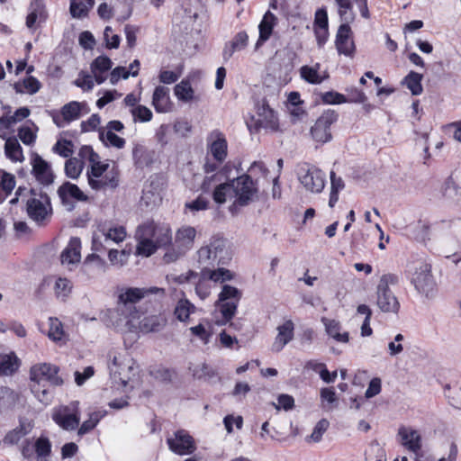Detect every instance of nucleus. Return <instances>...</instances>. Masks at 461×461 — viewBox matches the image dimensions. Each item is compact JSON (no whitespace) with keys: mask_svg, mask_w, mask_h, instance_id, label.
<instances>
[{"mask_svg":"<svg viewBox=\"0 0 461 461\" xmlns=\"http://www.w3.org/2000/svg\"><path fill=\"white\" fill-rule=\"evenodd\" d=\"M136 253L150 257L158 249H168L172 241V230L168 223L149 220L140 224L135 231Z\"/></svg>","mask_w":461,"mask_h":461,"instance_id":"obj_1","label":"nucleus"},{"mask_svg":"<svg viewBox=\"0 0 461 461\" xmlns=\"http://www.w3.org/2000/svg\"><path fill=\"white\" fill-rule=\"evenodd\" d=\"M197 256L202 268L225 265L230 259L226 241L218 237L212 238L208 244L201 247L197 251Z\"/></svg>","mask_w":461,"mask_h":461,"instance_id":"obj_2","label":"nucleus"},{"mask_svg":"<svg viewBox=\"0 0 461 461\" xmlns=\"http://www.w3.org/2000/svg\"><path fill=\"white\" fill-rule=\"evenodd\" d=\"M196 237L195 228L184 225L176 230L174 237V241H171L169 248L163 256V260L166 263H172L183 257L189 251L194 243Z\"/></svg>","mask_w":461,"mask_h":461,"instance_id":"obj_3","label":"nucleus"},{"mask_svg":"<svg viewBox=\"0 0 461 461\" xmlns=\"http://www.w3.org/2000/svg\"><path fill=\"white\" fill-rule=\"evenodd\" d=\"M398 283V276L393 274H385L380 277L376 286V304L383 312L397 313L400 303L390 285Z\"/></svg>","mask_w":461,"mask_h":461,"instance_id":"obj_4","label":"nucleus"},{"mask_svg":"<svg viewBox=\"0 0 461 461\" xmlns=\"http://www.w3.org/2000/svg\"><path fill=\"white\" fill-rule=\"evenodd\" d=\"M411 282L415 289L426 297L434 295L436 290V282L431 274L430 264L417 260L410 267Z\"/></svg>","mask_w":461,"mask_h":461,"instance_id":"obj_5","label":"nucleus"},{"mask_svg":"<svg viewBox=\"0 0 461 461\" xmlns=\"http://www.w3.org/2000/svg\"><path fill=\"white\" fill-rule=\"evenodd\" d=\"M297 177L303 188L312 194L321 193L326 183V176L318 167L308 163H302L297 167Z\"/></svg>","mask_w":461,"mask_h":461,"instance_id":"obj_6","label":"nucleus"},{"mask_svg":"<svg viewBox=\"0 0 461 461\" xmlns=\"http://www.w3.org/2000/svg\"><path fill=\"white\" fill-rule=\"evenodd\" d=\"M241 298L240 291L231 285H224L221 292L219 294V298L216 306L221 312L224 321L227 323L234 317L237 312L238 303Z\"/></svg>","mask_w":461,"mask_h":461,"instance_id":"obj_7","label":"nucleus"},{"mask_svg":"<svg viewBox=\"0 0 461 461\" xmlns=\"http://www.w3.org/2000/svg\"><path fill=\"white\" fill-rule=\"evenodd\" d=\"M52 420L61 429L75 430L80 421L79 402L73 401L68 405H60L53 410Z\"/></svg>","mask_w":461,"mask_h":461,"instance_id":"obj_8","label":"nucleus"},{"mask_svg":"<svg viewBox=\"0 0 461 461\" xmlns=\"http://www.w3.org/2000/svg\"><path fill=\"white\" fill-rule=\"evenodd\" d=\"M230 186L235 198L232 206L248 205L257 193V187L249 175H243L230 180Z\"/></svg>","mask_w":461,"mask_h":461,"instance_id":"obj_9","label":"nucleus"},{"mask_svg":"<svg viewBox=\"0 0 461 461\" xmlns=\"http://www.w3.org/2000/svg\"><path fill=\"white\" fill-rule=\"evenodd\" d=\"M339 114L331 109L324 111L311 127L312 138L320 143H326L331 140L332 134L330 127L338 121Z\"/></svg>","mask_w":461,"mask_h":461,"instance_id":"obj_10","label":"nucleus"},{"mask_svg":"<svg viewBox=\"0 0 461 461\" xmlns=\"http://www.w3.org/2000/svg\"><path fill=\"white\" fill-rule=\"evenodd\" d=\"M150 294H165V289L156 286L151 287H126L118 290L117 301L129 308H137L135 303Z\"/></svg>","mask_w":461,"mask_h":461,"instance_id":"obj_11","label":"nucleus"},{"mask_svg":"<svg viewBox=\"0 0 461 461\" xmlns=\"http://www.w3.org/2000/svg\"><path fill=\"white\" fill-rule=\"evenodd\" d=\"M59 371L57 366L50 363L36 364L30 370V377L32 383L59 386L63 379L58 375Z\"/></svg>","mask_w":461,"mask_h":461,"instance_id":"obj_12","label":"nucleus"},{"mask_svg":"<svg viewBox=\"0 0 461 461\" xmlns=\"http://www.w3.org/2000/svg\"><path fill=\"white\" fill-rule=\"evenodd\" d=\"M26 206L29 217L39 224L50 217L51 207L47 194L31 197L27 200Z\"/></svg>","mask_w":461,"mask_h":461,"instance_id":"obj_13","label":"nucleus"},{"mask_svg":"<svg viewBox=\"0 0 461 461\" xmlns=\"http://www.w3.org/2000/svg\"><path fill=\"white\" fill-rule=\"evenodd\" d=\"M167 443L172 452L180 456L192 454L196 449L194 438L184 429L176 431Z\"/></svg>","mask_w":461,"mask_h":461,"instance_id":"obj_14","label":"nucleus"},{"mask_svg":"<svg viewBox=\"0 0 461 461\" xmlns=\"http://www.w3.org/2000/svg\"><path fill=\"white\" fill-rule=\"evenodd\" d=\"M31 165L32 167V174L40 184L49 185L53 183L54 175L51 167L39 154H32Z\"/></svg>","mask_w":461,"mask_h":461,"instance_id":"obj_15","label":"nucleus"},{"mask_svg":"<svg viewBox=\"0 0 461 461\" xmlns=\"http://www.w3.org/2000/svg\"><path fill=\"white\" fill-rule=\"evenodd\" d=\"M348 23H345L339 27L335 45L339 54L353 58L356 51V46L352 38V31Z\"/></svg>","mask_w":461,"mask_h":461,"instance_id":"obj_16","label":"nucleus"},{"mask_svg":"<svg viewBox=\"0 0 461 461\" xmlns=\"http://www.w3.org/2000/svg\"><path fill=\"white\" fill-rule=\"evenodd\" d=\"M58 194L63 203L68 210L74 209V202H86L88 197L75 184L65 182L58 189Z\"/></svg>","mask_w":461,"mask_h":461,"instance_id":"obj_17","label":"nucleus"},{"mask_svg":"<svg viewBox=\"0 0 461 461\" xmlns=\"http://www.w3.org/2000/svg\"><path fill=\"white\" fill-rule=\"evenodd\" d=\"M107 270V264L97 254L92 253L86 257L83 261L79 274L86 279L89 280L100 274L105 273Z\"/></svg>","mask_w":461,"mask_h":461,"instance_id":"obj_18","label":"nucleus"},{"mask_svg":"<svg viewBox=\"0 0 461 461\" xmlns=\"http://www.w3.org/2000/svg\"><path fill=\"white\" fill-rule=\"evenodd\" d=\"M397 437L399 442L410 452L416 456L421 449V436L417 429L411 427L401 426L398 429Z\"/></svg>","mask_w":461,"mask_h":461,"instance_id":"obj_19","label":"nucleus"},{"mask_svg":"<svg viewBox=\"0 0 461 461\" xmlns=\"http://www.w3.org/2000/svg\"><path fill=\"white\" fill-rule=\"evenodd\" d=\"M209 153L213 158L222 163L227 157L228 144L224 135L218 130L212 131L207 139Z\"/></svg>","mask_w":461,"mask_h":461,"instance_id":"obj_20","label":"nucleus"},{"mask_svg":"<svg viewBox=\"0 0 461 461\" xmlns=\"http://www.w3.org/2000/svg\"><path fill=\"white\" fill-rule=\"evenodd\" d=\"M87 104L86 103H79L77 101H72L61 108V115L63 122H60L59 119L54 118V122L59 127H64L65 122L69 123L75 120H77L81 116L82 111L86 110Z\"/></svg>","mask_w":461,"mask_h":461,"instance_id":"obj_21","label":"nucleus"},{"mask_svg":"<svg viewBox=\"0 0 461 461\" xmlns=\"http://www.w3.org/2000/svg\"><path fill=\"white\" fill-rule=\"evenodd\" d=\"M277 335L272 344V350L280 352L294 339V324L291 320L277 327Z\"/></svg>","mask_w":461,"mask_h":461,"instance_id":"obj_22","label":"nucleus"},{"mask_svg":"<svg viewBox=\"0 0 461 461\" xmlns=\"http://www.w3.org/2000/svg\"><path fill=\"white\" fill-rule=\"evenodd\" d=\"M81 259V241L79 238L73 237L69 240L68 246L63 249L60 255L61 264L63 266H74Z\"/></svg>","mask_w":461,"mask_h":461,"instance_id":"obj_23","label":"nucleus"},{"mask_svg":"<svg viewBox=\"0 0 461 461\" xmlns=\"http://www.w3.org/2000/svg\"><path fill=\"white\" fill-rule=\"evenodd\" d=\"M127 311L126 306L117 301L114 308L106 309L101 312L100 319L107 327L117 330V329H122L125 325L122 323L120 316L123 315Z\"/></svg>","mask_w":461,"mask_h":461,"instance_id":"obj_24","label":"nucleus"},{"mask_svg":"<svg viewBox=\"0 0 461 461\" xmlns=\"http://www.w3.org/2000/svg\"><path fill=\"white\" fill-rule=\"evenodd\" d=\"M152 105L157 113H167L172 109V103L169 97V88L158 86L155 88L152 95Z\"/></svg>","mask_w":461,"mask_h":461,"instance_id":"obj_25","label":"nucleus"},{"mask_svg":"<svg viewBox=\"0 0 461 461\" xmlns=\"http://www.w3.org/2000/svg\"><path fill=\"white\" fill-rule=\"evenodd\" d=\"M277 18L270 11H267L258 25L259 37L255 45V50H258L271 36L273 28L276 24Z\"/></svg>","mask_w":461,"mask_h":461,"instance_id":"obj_26","label":"nucleus"},{"mask_svg":"<svg viewBox=\"0 0 461 461\" xmlns=\"http://www.w3.org/2000/svg\"><path fill=\"white\" fill-rule=\"evenodd\" d=\"M249 42V35L242 31L238 32L233 39L227 42L222 51L224 60L230 59L236 51L244 50Z\"/></svg>","mask_w":461,"mask_h":461,"instance_id":"obj_27","label":"nucleus"},{"mask_svg":"<svg viewBox=\"0 0 461 461\" xmlns=\"http://www.w3.org/2000/svg\"><path fill=\"white\" fill-rule=\"evenodd\" d=\"M112 357V362L109 365V368L111 373H113L114 375H118L120 380L123 384H126V379L125 377H122V375H124V368L127 367L129 371L132 370V359L126 358L125 356L122 355L121 353L113 352Z\"/></svg>","mask_w":461,"mask_h":461,"instance_id":"obj_28","label":"nucleus"},{"mask_svg":"<svg viewBox=\"0 0 461 461\" xmlns=\"http://www.w3.org/2000/svg\"><path fill=\"white\" fill-rule=\"evenodd\" d=\"M112 66V60L106 56H99L93 60L90 67L91 73L98 85L105 81L106 77L104 74L109 71Z\"/></svg>","mask_w":461,"mask_h":461,"instance_id":"obj_29","label":"nucleus"},{"mask_svg":"<svg viewBox=\"0 0 461 461\" xmlns=\"http://www.w3.org/2000/svg\"><path fill=\"white\" fill-rule=\"evenodd\" d=\"M321 322L325 326L327 334L338 342L347 343L349 340L348 332H341V325L335 320L322 318Z\"/></svg>","mask_w":461,"mask_h":461,"instance_id":"obj_30","label":"nucleus"},{"mask_svg":"<svg viewBox=\"0 0 461 461\" xmlns=\"http://www.w3.org/2000/svg\"><path fill=\"white\" fill-rule=\"evenodd\" d=\"M127 312L120 316L122 323L125 324L122 329H117V331L126 332L132 331L138 328L139 320L140 319V312L137 308L127 307Z\"/></svg>","mask_w":461,"mask_h":461,"instance_id":"obj_31","label":"nucleus"},{"mask_svg":"<svg viewBox=\"0 0 461 461\" xmlns=\"http://www.w3.org/2000/svg\"><path fill=\"white\" fill-rule=\"evenodd\" d=\"M15 185V176L11 173L0 169V203L12 194Z\"/></svg>","mask_w":461,"mask_h":461,"instance_id":"obj_32","label":"nucleus"},{"mask_svg":"<svg viewBox=\"0 0 461 461\" xmlns=\"http://www.w3.org/2000/svg\"><path fill=\"white\" fill-rule=\"evenodd\" d=\"M5 153L14 162H23L24 160L23 149L14 137H9L5 140Z\"/></svg>","mask_w":461,"mask_h":461,"instance_id":"obj_33","label":"nucleus"},{"mask_svg":"<svg viewBox=\"0 0 461 461\" xmlns=\"http://www.w3.org/2000/svg\"><path fill=\"white\" fill-rule=\"evenodd\" d=\"M203 279L212 280L213 282H224L232 279V274L224 267L212 269V267H203L201 270Z\"/></svg>","mask_w":461,"mask_h":461,"instance_id":"obj_34","label":"nucleus"},{"mask_svg":"<svg viewBox=\"0 0 461 461\" xmlns=\"http://www.w3.org/2000/svg\"><path fill=\"white\" fill-rule=\"evenodd\" d=\"M41 87V82L34 77L29 76L25 77L22 82H16L14 84V89L17 94H36Z\"/></svg>","mask_w":461,"mask_h":461,"instance_id":"obj_35","label":"nucleus"},{"mask_svg":"<svg viewBox=\"0 0 461 461\" xmlns=\"http://www.w3.org/2000/svg\"><path fill=\"white\" fill-rule=\"evenodd\" d=\"M89 185L94 190L114 189L118 185V178L113 173H104L103 177L91 178Z\"/></svg>","mask_w":461,"mask_h":461,"instance_id":"obj_36","label":"nucleus"},{"mask_svg":"<svg viewBox=\"0 0 461 461\" xmlns=\"http://www.w3.org/2000/svg\"><path fill=\"white\" fill-rule=\"evenodd\" d=\"M19 365V359L14 354L0 356V376L12 375Z\"/></svg>","mask_w":461,"mask_h":461,"instance_id":"obj_37","label":"nucleus"},{"mask_svg":"<svg viewBox=\"0 0 461 461\" xmlns=\"http://www.w3.org/2000/svg\"><path fill=\"white\" fill-rule=\"evenodd\" d=\"M166 321L161 316L151 315L145 317L141 321H139L140 329L146 332H155L160 330L165 326Z\"/></svg>","mask_w":461,"mask_h":461,"instance_id":"obj_38","label":"nucleus"},{"mask_svg":"<svg viewBox=\"0 0 461 461\" xmlns=\"http://www.w3.org/2000/svg\"><path fill=\"white\" fill-rule=\"evenodd\" d=\"M94 4L95 0H71L70 14L74 18L85 17Z\"/></svg>","mask_w":461,"mask_h":461,"instance_id":"obj_39","label":"nucleus"},{"mask_svg":"<svg viewBox=\"0 0 461 461\" xmlns=\"http://www.w3.org/2000/svg\"><path fill=\"white\" fill-rule=\"evenodd\" d=\"M195 306L187 299H180L175 307L174 314L179 321H186Z\"/></svg>","mask_w":461,"mask_h":461,"instance_id":"obj_40","label":"nucleus"},{"mask_svg":"<svg viewBox=\"0 0 461 461\" xmlns=\"http://www.w3.org/2000/svg\"><path fill=\"white\" fill-rule=\"evenodd\" d=\"M422 75L411 71L402 80V84L405 85L413 95H419L422 93L421 86Z\"/></svg>","mask_w":461,"mask_h":461,"instance_id":"obj_41","label":"nucleus"},{"mask_svg":"<svg viewBox=\"0 0 461 461\" xmlns=\"http://www.w3.org/2000/svg\"><path fill=\"white\" fill-rule=\"evenodd\" d=\"M53 288L56 297L61 301H65L71 294L73 285L68 278L59 277L57 278Z\"/></svg>","mask_w":461,"mask_h":461,"instance_id":"obj_42","label":"nucleus"},{"mask_svg":"<svg viewBox=\"0 0 461 461\" xmlns=\"http://www.w3.org/2000/svg\"><path fill=\"white\" fill-rule=\"evenodd\" d=\"M225 176L222 172L206 175L201 184V190L203 193L212 192L219 184H223Z\"/></svg>","mask_w":461,"mask_h":461,"instance_id":"obj_43","label":"nucleus"},{"mask_svg":"<svg viewBox=\"0 0 461 461\" xmlns=\"http://www.w3.org/2000/svg\"><path fill=\"white\" fill-rule=\"evenodd\" d=\"M213 201L218 204H222L226 202L227 197L232 198V189L230 181H225L223 184H219L218 186L212 192Z\"/></svg>","mask_w":461,"mask_h":461,"instance_id":"obj_44","label":"nucleus"},{"mask_svg":"<svg viewBox=\"0 0 461 461\" xmlns=\"http://www.w3.org/2000/svg\"><path fill=\"white\" fill-rule=\"evenodd\" d=\"M319 68L320 64L315 67L303 66L300 69L302 78L310 84H321L326 77L320 76Z\"/></svg>","mask_w":461,"mask_h":461,"instance_id":"obj_45","label":"nucleus"},{"mask_svg":"<svg viewBox=\"0 0 461 461\" xmlns=\"http://www.w3.org/2000/svg\"><path fill=\"white\" fill-rule=\"evenodd\" d=\"M104 413L101 411H94L89 414V417L85 420L80 427H77V435L82 437L91 430H93L99 423L100 420L104 417Z\"/></svg>","mask_w":461,"mask_h":461,"instance_id":"obj_46","label":"nucleus"},{"mask_svg":"<svg viewBox=\"0 0 461 461\" xmlns=\"http://www.w3.org/2000/svg\"><path fill=\"white\" fill-rule=\"evenodd\" d=\"M330 194L329 200V206L333 207L339 200V193L341 191L345 185L341 177H337L335 172H330Z\"/></svg>","mask_w":461,"mask_h":461,"instance_id":"obj_47","label":"nucleus"},{"mask_svg":"<svg viewBox=\"0 0 461 461\" xmlns=\"http://www.w3.org/2000/svg\"><path fill=\"white\" fill-rule=\"evenodd\" d=\"M31 390L35 397L43 404L48 405L52 400V393L45 384L32 383Z\"/></svg>","mask_w":461,"mask_h":461,"instance_id":"obj_48","label":"nucleus"},{"mask_svg":"<svg viewBox=\"0 0 461 461\" xmlns=\"http://www.w3.org/2000/svg\"><path fill=\"white\" fill-rule=\"evenodd\" d=\"M176 96L184 102L191 101L194 97V90L187 80H182L174 88Z\"/></svg>","mask_w":461,"mask_h":461,"instance_id":"obj_49","label":"nucleus"},{"mask_svg":"<svg viewBox=\"0 0 461 461\" xmlns=\"http://www.w3.org/2000/svg\"><path fill=\"white\" fill-rule=\"evenodd\" d=\"M49 327L48 337L50 339L55 342L60 341L65 335L61 321L57 318L50 317L49 318Z\"/></svg>","mask_w":461,"mask_h":461,"instance_id":"obj_50","label":"nucleus"},{"mask_svg":"<svg viewBox=\"0 0 461 461\" xmlns=\"http://www.w3.org/2000/svg\"><path fill=\"white\" fill-rule=\"evenodd\" d=\"M339 7V14L344 23H351L355 19V14L352 11V4L350 0H335Z\"/></svg>","mask_w":461,"mask_h":461,"instance_id":"obj_51","label":"nucleus"},{"mask_svg":"<svg viewBox=\"0 0 461 461\" xmlns=\"http://www.w3.org/2000/svg\"><path fill=\"white\" fill-rule=\"evenodd\" d=\"M83 169V162L77 158H70L65 163V173L68 177L77 178Z\"/></svg>","mask_w":461,"mask_h":461,"instance_id":"obj_52","label":"nucleus"},{"mask_svg":"<svg viewBox=\"0 0 461 461\" xmlns=\"http://www.w3.org/2000/svg\"><path fill=\"white\" fill-rule=\"evenodd\" d=\"M52 151L62 158H69L73 155V143L68 140H59L52 148Z\"/></svg>","mask_w":461,"mask_h":461,"instance_id":"obj_53","label":"nucleus"},{"mask_svg":"<svg viewBox=\"0 0 461 461\" xmlns=\"http://www.w3.org/2000/svg\"><path fill=\"white\" fill-rule=\"evenodd\" d=\"M100 139L114 148L122 149L125 145V140L116 135L114 132L104 131L100 132Z\"/></svg>","mask_w":461,"mask_h":461,"instance_id":"obj_54","label":"nucleus"},{"mask_svg":"<svg viewBox=\"0 0 461 461\" xmlns=\"http://www.w3.org/2000/svg\"><path fill=\"white\" fill-rule=\"evenodd\" d=\"M95 77L90 74H86L84 71H81L78 75V77L75 80L74 84L82 88L84 91H90L94 87Z\"/></svg>","mask_w":461,"mask_h":461,"instance_id":"obj_55","label":"nucleus"},{"mask_svg":"<svg viewBox=\"0 0 461 461\" xmlns=\"http://www.w3.org/2000/svg\"><path fill=\"white\" fill-rule=\"evenodd\" d=\"M108 164H102L99 159L91 163V168L87 171L88 184L91 182V178L103 177V174L106 172Z\"/></svg>","mask_w":461,"mask_h":461,"instance_id":"obj_56","label":"nucleus"},{"mask_svg":"<svg viewBox=\"0 0 461 461\" xmlns=\"http://www.w3.org/2000/svg\"><path fill=\"white\" fill-rule=\"evenodd\" d=\"M34 448L39 457L47 456L50 454L51 444L49 438L41 437L35 441Z\"/></svg>","mask_w":461,"mask_h":461,"instance_id":"obj_57","label":"nucleus"},{"mask_svg":"<svg viewBox=\"0 0 461 461\" xmlns=\"http://www.w3.org/2000/svg\"><path fill=\"white\" fill-rule=\"evenodd\" d=\"M131 114L134 120L141 122H147L152 119V112L150 109L144 105H138L131 110Z\"/></svg>","mask_w":461,"mask_h":461,"instance_id":"obj_58","label":"nucleus"},{"mask_svg":"<svg viewBox=\"0 0 461 461\" xmlns=\"http://www.w3.org/2000/svg\"><path fill=\"white\" fill-rule=\"evenodd\" d=\"M104 38L105 45L108 49L119 48L121 38L117 34L113 33V29L110 26H106L104 32Z\"/></svg>","mask_w":461,"mask_h":461,"instance_id":"obj_59","label":"nucleus"},{"mask_svg":"<svg viewBox=\"0 0 461 461\" xmlns=\"http://www.w3.org/2000/svg\"><path fill=\"white\" fill-rule=\"evenodd\" d=\"M191 333L201 339L204 344H207L211 338V332L205 328V326L202 323L191 327Z\"/></svg>","mask_w":461,"mask_h":461,"instance_id":"obj_60","label":"nucleus"},{"mask_svg":"<svg viewBox=\"0 0 461 461\" xmlns=\"http://www.w3.org/2000/svg\"><path fill=\"white\" fill-rule=\"evenodd\" d=\"M328 427L329 421L327 420L322 419L319 420L315 425L310 438L314 442H319L321 439L323 433L327 430Z\"/></svg>","mask_w":461,"mask_h":461,"instance_id":"obj_61","label":"nucleus"},{"mask_svg":"<svg viewBox=\"0 0 461 461\" xmlns=\"http://www.w3.org/2000/svg\"><path fill=\"white\" fill-rule=\"evenodd\" d=\"M209 201L203 196H198L195 200L185 203V208L195 212L198 211H203L208 208Z\"/></svg>","mask_w":461,"mask_h":461,"instance_id":"obj_62","label":"nucleus"},{"mask_svg":"<svg viewBox=\"0 0 461 461\" xmlns=\"http://www.w3.org/2000/svg\"><path fill=\"white\" fill-rule=\"evenodd\" d=\"M404 339L402 334H397L394 339L388 344V352L391 357H395L402 352L403 346L401 343Z\"/></svg>","mask_w":461,"mask_h":461,"instance_id":"obj_63","label":"nucleus"},{"mask_svg":"<svg viewBox=\"0 0 461 461\" xmlns=\"http://www.w3.org/2000/svg\"><path fill=\"white\" fill-rule=\"evenodd\" d=\"M321 98L325 104H339L347 102V99L343 95L332 91L324 93Z\"/></svg>","mask_w":461,"mask_h":461,"instance_id":"obj_64","label":"nucleus"}]
</instances>
